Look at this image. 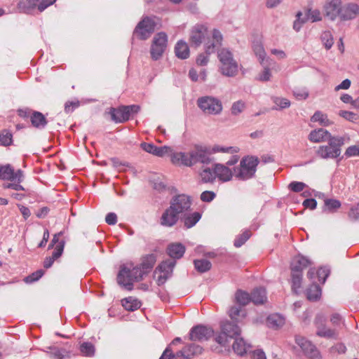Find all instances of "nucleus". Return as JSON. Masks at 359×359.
<instances>
[{"instance_id": "nucleus-63", "label": "nucleus", "mask_w": 359, "mask_h": 359, "mask_svg": "<svg viewBox=\"0 0 359 359\" xmlns=\"http://www.w3.org/2000/svg\"><path fill=\"white\" fill-rule=\"evenodd\" d=\"M348 216L352 219H359V203L350 209Z\"/></svg>"}, {"instance_id": "nucleus-46", "label": "nucleus", "mask_w": 359, "mask_h": 359, "mask_svg": "<svg viewBox=\"0 0 359 359\" xmlns=\"http://www.w3.org/2000/svg\"><path fill=\"white\" fill-rule=\"evenodd\" d=\"M321 41L326 49H330L334 43V39L330 32L325 31L321 34Z\"/></svg>"}, {"instance_id": "nucleus-45", "label": "nucleus", "mask_w": 359, "mask_h": 359, "mask_svg": "<svg viewBox=\"0 0 359 359\" xmlns=\"http://www.w3.org/2000/svg\"><path fill=\"white\" fill-rule=\"evenodd\" d=\"M339 115L344 119L353 123H357L359 121V116L352 111L341 110L339 112Z\"/></svg>"}, {"instance_id": "nucleus-52", "label": "nucleus", "mask_w": 359, "mask_h": 359, "mask_svg": "<svg viewBox=\"0 0 359 359\" xmlns=\"http://www.w3.org/2000/svg\"><path fill=\"white\" fill-rule=\"evenodd\" d=\"M293 95L297 100H306L309 97V92L305 88H297L294 90Z\"/></svg>"}, {"instance_id": "nucleus-14", "label": "nucleus", "mask_w": 359, "mask_h": 359, "mask_svg": "<svg viewBox=\"0 0 359 359\" xmlns=\"http://www.w3.org/2000/svg\"><path fill=\"white\" fill-rule=\"evenodd\" d=\"M155 27V21L152 18L147 17L138 23L135 33L140 39L145 40L154 32Z\"/></svg>"}, {"instance_id": "nucleus-12", "label": "nucleus", "mask_w": 359, "mask_h": 359, "mask_svg": "<svg viewBox=\"0 0 359 359\" xmlns=\"http://www.w3.org/2000/svg\"><path fill=\"white\" fill-rule=\"evenodd\" d=\"M24 174L20 169L15 170L11 164L0 165V180L21 183Z\"/></svg>"}, {"instance_id": "nucleus-41", "label": "nucleus", "mask_w": 359, "mask_h": 359, "mask_svg": "<svg viewBox=\"0 0 359 359\" xmlns=\"http://www.w3.org/2000/svg\"><path fill=\"white\" fill-rule=\"evenodd\" d=\"M212 154L217 152L228 153V154H236L239 151V149L237 147H222L219 145H215L210 147Z\"/></svg>"}, {"instance_id": "nucleus-40", "label": "nucleus", "mask_w": 359, "mask_h": 359, "mask_svg": "<svg viewBox=\"0 0 359 359\" xmlns=\"http://www.w3.org/2000/svg\"><path fill=\"white\" fill-rule=\"evenodd\" d=\"M201 180L205 182H212L215 180V168L211 170L209 168H204L200 172Z\"/></svg>"}, {"instance_id": "nucleus-54", "label": "nucleus", "mask_w": 359, "mask_h": 359, "mask_svg": "<svg viewBox=\"0 0 359 359\" xmlns=\"http://www.w3.org/2000/svg\"><path fill=\"white\" fill-rule=\"evenodd\" d=\"M245 103L242 101H237L234 102L231 107V113L233 115H238L241 113L245 109Z\"/></svg>"}, {"instance_id": "nucleus-36", "label": "nucleus", "mask_w": 359, "mask_h": 359, "mask_svg": "<svg viewBox=\"0 0 359 359\" xmlns=\"http://www.w3.org/2000/svg\"><path fill=\"white\" fill-rule=\"evenodd\" d=\"M235 299L236 303L238 305L245 306H246L251 300V294L250 295L248 292L238 290L235 294Z\"/></svg>"}, {"instance_id": "nucleus-49", "label": "nucleus", "mask_w": 359, "mask_h": 359, "mask_svg": "<svg viewBox=\"0 0 359 359\" xmlns=\"http://www.w3.org/2000/svg\"><path fill=\"white\" fill-rule=\"evenodd\" d=\"M44 274V271L42 269H39L36 271L35 272L32 273L29 276H27L25 278L24 281L26 283H32L35 281H37L39 280L43 275Z\"/></svg>"}, {"instance_id": "nucleus-34", "label": "nucleus", "mask_w": 359, "mask_h": 359, "mask_svg": "<svg viewBox=\"0 0 359 359\" xmlns=\"http://www.w3.org/2000/svg\"><path fill=\"white\" fill-rule=\"evenodd\" d=\"M311 121L318 122L322 126H329L332 124V121L328 118L327 115L320 111H316L311 116Z\"/></svg>"}, {"instance_id": "nucleus-33", "label": "nucleus", "mask_w": 359, "mask_h": 359, "mask_svg": "<svg viewBox=\"0 0 359 359\" xmlns=\"http://www.w3.org/2000/svg\"><path fill=\"white\" fill-rule=\"evenodd\" d=\"M252 50L255 55L258 57L259 62L263 65V62L266 57V52L264 48L263 43L260 39H257L252 43Z\"/></svg>"}, {"instance_id": "nucleus-26", "label": "nucleus", "mask_w": 359, "mask_h": 359, "mask_svg": "<svg viewBox=\"0 0 359 359\" xmlns=\"http://www.w3.org/2000/svg\"><path fill=\"white\" fill-rule=\"evenodd\" d=\"M231 347L237 355L242 356L250 351L251 346L246 344L243 338L236 337Z\"/></svg>"}, {"instance_id": "nucleus-17", "label": "nucleus", "mask_w": 359, "mask_h": 359, "mask_svg": "<svg viewBox=\"0 0 359 359\" xmlns=\"http://www.w3.org/2000/svg\"><path fill=\"white\" fill-rule=\"evenodd\" d=\"M341 8V0H327L323 6L324 15L330 20H334L339 17Z\"/></svg>"}, {"instance_id": "nucleus-32", "label": "nucleus", "mask_w": 359, "mask_h": 359, "mask_svg": "<svg viewBox=\"0 0 359 359\" xmlns=\"http://www.w3.org/2000/svg\"><path fill=\"white\" fill-rule=\"evenodd\" d=\"M39 0H20L18 4V10L25 13H29L31 10L36 6Z\"/></svg>"}, {"instance_id": "nucleus-18", "label": "nucleus", "mask_w": 359, "mask_h": 359, "mask_svg": "<svg viewBox=\"0 0 359 359\" xmlns=\"http://www.w3.org/2000/svg\"><path fill=\"white\" fill-rule=\"evenodd\" d=\"M302 13L301 12H298L297 14V20L294 22V29L296 31H299L302 27V25L306 22V20H311L312 22L320 21L322 20V16L320 11L317 9H309L306 12V19H302L301 16Z\"/></svg>"}, {"instance_id": "nucleus-60", "label": "nucleus", "mask_w": 359, "mask_h": 359, "mask_svg": "<svg viewBox=\"0 0 359 359\" xmlns=\"http://www.w3.org/2000/svg\"><path fill=\"white\" fill-rule=\"evenodd\" d=\"M210 54H208L206 51L205 53H201L198 55L196 59V63L197 65L200 66H205L209 62V55Z\"/></svg>"}, {"instance_id": "nucleus-13", "label": "nucleus", "mask_w": 359, "mask_h": 359, "mask_svg": "<svg viewBox=\"0 0 359 359\" xmlns=\"http://www.w3.org/2000/svg\"><path fill=\"white\" fill-rule=\"evenodd\" d=\"M297 344L301 348L304 355L309 359H321V354L316 346L310 341L301 336L295 338Z\"/></svg>"}, {"instance_id": "nucleus-20", "label": "nucleus", "mask_w": 359, "mask_h": 359, "mask_svg": "<svg viewBox=\"0 0 359 359\" xmlns=\"http://www.w3.org/2000/svg\"><path fill=\"white\" fill-rule=\"evenodd\" d=\"M215 178L217 177L222 182L230 181L234 172L233 173L231 170L223 164L217 163L214 165Z\"/></svg>"}, {"instance_id": "nucleus-38", "label": "nucleus", "mask_w": 359, "mask_h": 359, "mask_svg": "<svg viewBox=\"0 0 359 359\" xmlns=\"http://www.w3.org/2000/svg\"><path fill=\"white\" fill-rule=\"evenodd\" d=\"M196 269L200 273H205L211 269L212 264L205 259H196L194 262Z\"/></svg>"}, {"instance_id": "nucleus-31", "label": "nucleus", "mask_w": 359, "mask_h": 359, "mask_svg": "<svg viewBox=\"0 0 359 359\" xmlns=\"http://www.w3.org/2000/svg\"><path fill=\"white\" fill-rule=\"evenodd\" d=\"M306 294L309 301H318L321 297V289L318 285L312 284L307 288Z\"/></svg>"}, {"instance_id": "nucleus-7", "label": "nucleus", "mask_w": 359, "mask_h": 359, "mask_svg": "<svg viewBox=\"0 0 359 359\" xmlns=\"http://www.w3.org/2000/svg\"><path fill=\"white\" fill-rule=\"evenodd\" d=\"M344 138L333 137L330 138L327 145L320 146L316 154L322 158H335L341 154V147L344 144Z\"/></svg>"}, {"instance_id": "nucleus-2", "label": "nucleus", "mask_w": 359, "mask_h": 359, "mask_svg": "<svg viewBox=\"0 0 359 359\" xmlns=\"http://www.w3.org/2000/svg\"><path fill=\"white\" fill-rule=\"evenodd\" d=\"M222 34L217 29L213 30L210 39L208 28L202 25H196L190 30L189 40L191 45L195 47L203 43L206 53L211 54L222 45Z\"/></svg>"}, {"instance_id": "nucleus-58", "label": "nucleus", "mask_w": 359, "mask_h": 359, "mask_svg": "<svg viewBox=\"0 0 359 359\" xmlns=\"http://www.w3.org/2000/svg\"><path fill=\"white\" fill-rule=\"evenodd\" d=\"M216 196L215 192L211 191H205L201 194V200L203 202H210Z\"/></svg>"}, {"instance_id": "nucleus-9", "label": "nucleus", "mask_w": 359, "mask_h": 359, "mask_svg": "<svg viewBox=\"0 0 359 359\" xmlns=\"http://www.w3.org/2000/svg\"><path fill=\"white\" fill-rule=\"evenodd\" d=\"M198 105L206 114L216 115L222 111L221 101L212 97L206 96L199 98Z\"/></svg>"}, {"instance_id": "nucleus-25", "label": "nucleus", "mask_w": 359, "mask_h": 359, "mask_svg": "<svg viewBox=\"0 0 359 359\" xmlns=\"http://www.w3.org/2000/svg\"><path fill=\"white\" fill-rule=\"evenodd\" d=\"M156 262V257L155 255L150 254L147 255L142 258V262L140 266L141 271L143 273V276L147 274L154 267Z\"/></svg>"}, {"instance_id": "nucleus-24", "label": "nucleus", "mask_w": 359, "mask_h": 359, "mask_svg": "<svg viewBox=\"0 0 359 359\" xmlns=\"http://www.w3.org/2000/svg\"><path fill=\"white\" fill-rule=\"evenodd\" d=\"M221 332L234 339L240 334L241 329L236 324L226 321L221 325Z\"/></svg>"}, {"instance_id": "nucleus-51", "label": "nucleus", "mask_w": 359, "mask_h": 359, "mask_svg": "<svg viewBox=\"0 0 359 359\" xmlns=\"http://www.w3.org/2000/svg\"><path fill=\"white\" fill-rule=\"evenodd\" d=\"M330 273V269L327 267H320L316 272L318 280L321 283H325L327 278L329 276Z\"/></svg>"}, {"instance_id": "nucleus-56", "label": "nucleus", "mask_w": 359, "mask_h": 359, "mask_svg": "<svg viewBox=\"0 0 359 359\" xmlns=\"http://www.w3.org/2000/svg\"><path fill=\"white\" fill-rule=\"evenodd\" d=\"M184 348H189V350L187 351L189 354H193V357L195 355H199L202 353L203 348L199 345H196L195 344H191L184 346Z\"/></svg>"}, {"instance_id": "nucleus-55", "label": "nucleus", "mask_w": 359, "mask_h": 359, "mask_svg": "<svg viewBox=\"0 0 359 359\" xmlns=\"http://www.w3.org/2000/svg\"><path fill=\"white\" fill-rule=\"evenodd\" d=\"M65 246V241H61L55 248V250L52 254V257L56 260L62 254Z\"/></svg>"}, {"instance_id": "nucleus-50", "label": "nucleus", "mask_w": 359, "mask_h": 359, "mask_svg": "<svg viewBox=\"0 0 359 359\" xmlns=\"http://www.w3.org/2000/svg\"><path fill=\"white\" fill-rule=\"evenodd\" d=\"M172 151L171 148L168 146H163V147H157L155 145L153 155L158 156V157H163L165 154L170 153Z\"/></svg>"}, {"instance_id": "nucleus-19", "label": "nucleus", "mask_w": 359, "mask_h": 359, "mask_svg": "<svg viewBox=\"0 0 359 359\" xmlns=\"http://www.w3.org/2000/svg\"><path fill=\"white\" fill-rule=\"evenodd\" d=\"M359 15V6L354 3H349L341 6L339 18L341 20H351Z\"/></svg>"}, {"instance_id": "nucleus-6", "label": "nucleus", "mask_w": 359, "mask_h": 359, "mask_svg": "<svg viewBox=\"0 0 359 359\" xmlns=\"http://www.w3.org/2000/svg\"><path fill=\"white\" fill-rule=\"evenodd\" d=\"M259 163L258 158L248 156L243 158L238 167L234 168V176L241 180H247L252 178L257 170Z\"/></svg>"}, {"instance_id": "nucleus-1", "label": "nucleus", "mask_w": 359, "mask_h": 359, "mask_svg": "<svg viewBox=\"0 0 359 359\" xmlns=\"http://www.w3.org/2000/svg\"><path fill=\"white\" fill-rule=\"evenodd\" d=\"M191 205L190 198L184 194L174 197L161 216V224H176L178 222L184 224H196L201 219V214L189 212Z\"/></svg>"}, {"instance_id": "nucleus-27", "label": "nucleus", "mask_w": 359, "mask_h": 359, "mask_svg": "<svg viewBox=\"0 0 359 359\" xmlns=\"http://www.w3.org/2000/svg\"><path fill=\"white\" fill-rule=\"evenodd\" d=\"M185 247L179 243H172L168 245L167 252L172 259H180L184 254Z\"/></svg>"}, {"instance_id": "nucleus-48", "label": "nucleus", "mask_w": 359, "mask_h": 359, "mask_svg": "<svg viewBox=\"0 0 359 359\" xmlns=\"http://www.w3.org/2000/svg\"><path fill=\"white\" fill-rule=\"evenodd\" d=\"M251 236L250 231H245L242 234L238 236L234 241V246L239 248L243 245Z\"/></svg>"}, {"instance_id": "nucleus-42", "label": "nucleus", "mask_w": 359, "mask_h": 359, "mask_svg": "<svg viewBox=\"0 0 359 359\" xmlns=\"http://www.w3.org/2000/svg\"><path fill=\"white\" fill-rule=\"evenodd\" d=\"M341 207V202L337 199L327 198L324 201V209L333 212Z\"/></svg>"}, {"instance_id": "nucleus-28", "label": "nucleus", "mask_w": 359, "mask_h": 359, "mask_svg": "<svg viewBox=\"0 0 359 359\" xmlns=\"http://www.w3.org/2000/svg\"><path fill=\"white\" fill-rule=\"evenodd\" d=\"M229 316L231 320L238 323L246 316V311L243 306L236 304L230 308Z\"/></svg>"}, {"instance_id": "nucleus-16", "label": "nucleus", "mask_w": 359, "mask_h": 359, "mask_svg": "<svg viewBox=\"0 0 359 359\" xmlns=\"http://www.w3.org/2000/svg\"><path fill=\"white\" fill-rule=\"evenodd\" d=\"M213 335V330L206 326L198 325L191 328L189 339L191 341H204Z\"/></svg>"}, {"instance_id": "nucleus-57", "label": "nucleus", "mask_w": 359, "mask_h": 359, "mask_svg": "<svg viewBox=\"0 0 359 359\" xmlns=\"http://www.w3.org/2000/svg\"><path fill=\"white\" fill-rule=\"evenodd\" d=\"M306 187V184L301 182H292L289 184V188L294 192H300Z\"/></svg>"}, {"instance_id": "nucleus-37", "label": "nucleus", "mask_w": 359, "mask_h": 359, "mask_svg": "<svg viewBox=\"0 0 359 359\" xmlns=\"http://www.w3.org/2000/svg\"><path fill=\"white\" fill-rule=\"evenodd\" d=\"M122 306L127 311H134L141 306V302L130 297L122 300Z\"/></svg>"}, {"instance_id": "nucleus-39", "label": "nucleus", "mask_w": 359, "mask_h": 359, "mask_svg": "<svg viewBox=\"0 0 359 359\" xmlns=\"http://www.w3.org/2000/svg\"><path fill=\"white\" fill-rule=\"evenodd\" d=\"M13 143V135L8 130L4 129L0 131V145L8 147Z\"/></svg>"}, {"instance_id": "nucleus-3", "label": "nucleus", "mask_w": 359, "mask_h": 359, "mask_svg": "<svg viewBox=\"0 0 359 359\" xmlns=\"http://www.w3.org/2000/svg\"><path fill=\"white\" fill-rule=\"evenodd\" d=\"M311 264V261L306 257L297 255L295 256L290 264L292 290L296 294L302 287V271L304 269Z\"/></svg>"}, {"instance_id": "nucleus-15", "label": "nucleus", "mask_w": 359, "mask_h": 359, "mask_svg": "<svg viewBox=\"0 0 359 359\" xmlns=\"http://www.w3.org/2000/svg\"><path fill=\"white\" fill-rule=\"evenodd\" d=\"M232 340L229 336L220 332L215 337V344L211 346V350L217 353H229Z\"/></svg>"}, {"instance_id": "nucleus-23", "label": "nucleus", "mask_w": 359, "mask_h": 359, "mask_svg": "<svg viewBox=\"0 0 359 359\" xmlns=\"http://www.w3.org/2000/svg\"><path fill=\"white\" fill-rule=\"evenodd\" d=\"M111 117L115 123H124L129 120V114L126 106H121L118 108H111L110 110Z\"/></svg>"}, {"instance_id": "nucleus-11", "label": "nucleus", "mask_w": 359, "mask_h": 359, "mask_svg": "<svg viewBox=\"0 0 359 359\" xmlns=\"http://www.w3.org/2000/svg\"><path fill=\"white\" fill-rule=\"evenodd\" d=\"M325 322L326 318L323 314L316 316L314 325L316 327V335L326 339H337L338 338V332L334 329L327 327Z\"/></svg>"}, {"instance_id": "nucleus-5", "label": "nucleus", "mask_w": 359, "mask_h": 359, "mask_svg": "<svg viewBox=\"0 0 359 359\" xmlns=\"http://www.w3.org/2000/svg\"><path fill=\"white\" fill-rule=\"evenodd\" d=\"M217 57L221 64V73L226 76H234L238 71V62L233 58V53L226 48H222L217 50Z\"/></svg>"}, {"instance_id": "nucleus-43", "label": "nucleus", "mask_w": 359, "mask_h": 359, "mask_svg": "<svg viewBox=\"0 0 359 359\" xmlns=\"http://www.w3.org/2000/svg\"><path fill=\"white\" fill-rule=\"evenodd\" d=\"M175 265V261H174V260L168 259V260L164 261L156 269L155 273H156L158 269L161 272H163L165 273H171Z\"/></svg>"}, {"instance_id": "nucleus-35", "label": "nucleus", "mask_w": 359, "mask_h": 359, "mask_svg": "<svg viewBox=\"0 0 359 359\" xmlns=\"http://www.w3.org/2000/svg\"><path fill=\"white\" fill-rule=\"evenodd\" d=\"M31 122L35 128H43L47 124V121L43 114L39 111L33 112L31 116Z\"/></svg>"}, {"instance_id": "nucleus-61", "label": "nucleus", "mask_w": 359, "mask_h": 359, "mask_svg": "<svg viewBox=\"0 0 359 359\" xmlns=\"http://www.w3.org/2000/svg\"><path fill=\"white\" fill-rule=\"evenodd\" d=\"M345 154L347 156H359V144L348 147Z\"/></svg>"}, {"instance_id": "nucleus-53", "label": "nucleus", "mask_w": 359, "mask_h": 359, "mask_svg": "<svg viewBox=\"0 0 359 359\" xmlns=\"http://www.w3.org/2000/svg\"><path fill=\"white\" fill-rule=\"evenodd\" d=\"M273 102L280 109L288 108L290 106V102L286 98L276 97L273 98Z\"/></svg>"}, {"instance_id": "nucleus-8", "label": "nucleus", "mask_w": 359, "mask_h": 359, "mask_svg": "<svg viewBox=\"0 0 359 359\" xmlns=\"http://www.w3.org/2000/svg\"><path fill=\"white\" fill-rule=\"evenodd\" d=\"M192 166L198 163L209 164L212 162V151L210 147L196 144L189 151Z\"/></svg>"}, {"instance_id": "nucleus-59", "label": "nucleus", "mask_w": 359, "mask_h": 359, "mask_svg": "<svg viewBox=\"0 0 359 359\" xmlns=\"http://www.w3.org/2000/svg\"><path fill=\"white\" fill-rule=\"evenodd\" d=\"M79 106V101H68L65 104V111L67 114L72 113Z\"/></svg>"}, {"instance_id": "nucleus-21", "label": "nucleus", "mask_w": 359, "mask_h": 359, "mask_svg": "<svg viewBox=\"0 0 359 359\" xmlns=\"http://www.w3.org/2000/svg\"><path fill=\"white\" fill-rule=\"evenodd\" d=\"M171 162L176 165L191 167L192 163L189 151L188 153L177 152L171 155Z\"/></svg>"}, {"instance_id": "nucleus-47", "label": "nucleus", "mask_w": 359, "mask_h": 359, "mask_svg": "<svg viewBox=\"0 0 359 359\" xmlns=\"http://www.w3.org/2000/svg\"><path fill=\"white\" fill-rule=\"evenodd\" d=\"M268 323L273 327H278L284 324V319L278 315H272L267 318Z\"/></svg>"}, {"instance_id": "nucleus-44", "label": "nucleus", "mask_w": 359, "mask_h": 359, "mask_svg": "<svg viewBox=\"0 0 359 359\" xmlns=\"http://www.w3.org/2000/svg\"><path fill=\"white\" fill-rule=\"evenodd\" d=\"M80 351L85 356L91 357L95 354V346L90 342H83L80 346Z\"/></svg>"}, {"instance_id": "nucleus-62", "label": "nucleus", "mask_w": 359, "mask_h": 359, "mask_svg": "<svg viewBox=\"0 0 359 359\" xmlns=\"http://www.w3.org/2000/svg\"><path fill=\"white\" fill-rule=\"evenodd\" d=\"M331 352H337L339 354H344L346 351V346L342 343H338L330 348Z\"/></svg>"}, {"instance_id": "nucleus-64", "label": "nucleus", "mask_w": 359, "mask_h": 359, "mask_svg": "<svg viewBox=\"0 0 359 359\" xmlns=\"http://www.w3.org/2000/svg\"><path fill=\"white\" fill-rule=\"evenodd\" d=\"M166 358H168V359H177L170 346H168L165 349L159 359H165Z\"/></svg>"}, {"instance_id": "nucleus-29", "label": "nucleus", "mask_w": 359, "mask_h": 359, "mask_svg": "<svg viewBox=\"0 0 359 359\" xmlns=\"http://www.w3.org/2000/svg\"><path fill=\"white\" fill-rule=\"evenodd\" d=\"M176 56L180 59H187L189 57V48L188 44L183 41H179L175 47Z\"/></svg>"}, {"instance_id": "nucleus-22", "label": "nucleus", "mask_w": 359, "mask_h": 359, "mask_svg": "<svg viewBox=\"0 0 359 359\" xmlns=\"http://www.w3.org/2000/svg\"><path fill=\"white\" fill-rule=\"evenodd\" d=\"M333 137L327 130L319 128L312 130L309 135V139L313 142H322L329 141Z\"/></svg>"}, {"instance_id": "nucleus-4", "label": "nucleus", "mask_w": 359, "mask_h": 359, "mask_svg": "<svg viewBox=\"0 0 359 359\" xmlns=\"http://www.w3.org/2000/svg\"><path fill=\"white\" fill-rule=\"evenodd\" d=\"M143 278V273L139 266L127 267L125 265L121 266L120 271L117 275V283L119 285L123 287L128 290H132L133 288V282H138Z\"/></svg>"}, {"instance_id": "nucleus-30", "label": "nucleus", "mask_w": 359, "mask_h": 359, "mask_svg": "<svg viewBox=\"0 0 359 359\" xmlns=\"http://www.w3.org/2000/svg\"><path fill=\"white\" fill-rule=\"evenodd\" d=\"M266 299V292L264 287L256 288L251 293V300L255 304H262Z\"/></svg>"}, {"instance_id": "nucleus-10", "label": "nucleus", "mask_w": 359, "mask_h": 359, "mask_svg": "<svg viewBox=\"0 0 359 359\" xmlns=\"http://www.w3.org/2000/svg\"><path fill=\"white\" fill-rule=\"evenodd\" d=\"M168 43V37L165 33L159 32L153 39L150 49L151 58L154 60H158L165 52Z\"/></svg>"}]
</instances>
